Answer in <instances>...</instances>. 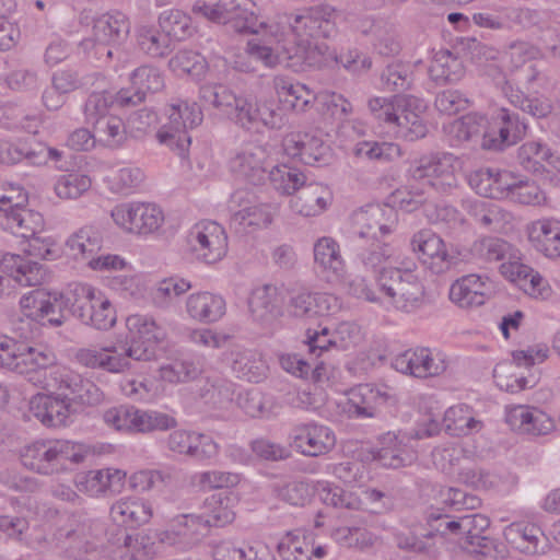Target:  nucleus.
I'll return each mask as SVG.
<instances>
[{"label": "nucleus", "instance_id": "f257e3e1", "mask_svg": "<svg viewBox=\"0 0 560 560\" xmlns=\"http://www.w3.org/2000/svg\"><path fill=\"white\" fill-rule=\"evenodd\" d=\"M293 42L291 46L281 45L287 66L293 71L320 69L330 63H341L347 70L359 71L360 55L350 50L340 56L328 45L318 44V39H331L338 34L337 12L329 4L303 8L294 13L285 14Z\"/></svg>", "mask_w": 560, "mask_h": 560}, {"label": "nucleus", "instance_id": "f03ea898", "mask_svg": "<svg viewBox=\"0 0 560 560\" xmlns=\"http://www.w3.org/2000/svg\"><path fill=\"white\" fill-rule=\"evenodd\" d=\"M372 116L387 126L397 137L408 141L423 138L427 126L420 113L424 106L412 95H396L393 97H373L368 103Z\"/></svg>", "mask_w": 560, "mask_h": 560}, {"label": "nucleus", "instance_id": "7ed1b4c3", "mask_svg": "<svg viewBox=\"0 0 560 560\" xmlns=\"http://www.w3.org/2000/svg\"><path fill=\"white\" fill-rule=\"evenodd\" d=\"M84 446L67 440H39L21 451L22 465L39 475H54L85 459Z\"/></svg>", "mask_w": 560, "mask_h": 560}, {"label": "nucleus", "instance_id": "20e7f679", "mask_svg": "<svg viewBox=\"0 0 560 560\" xmlns=\"http://www.w3.org/2000/svg\"><path fill=\"white\" fill-rule=\"evenodd\" d=\"M267 151L255 147L247 152V184L262 185L267 180L281 195H292L305 184V175L285 164L267 165Z\"/></svg>", "mask_w": 560, "mask_h": 560}, {"label": "nucleus", "instance_id": "39448f33", "mask_svg": "<svg viewBox=\"0 0 560 560\" xmlns=\"http://www.w3.org/2000/svg\"><path fill=\"white\" fill-rule=\"evenodd\" d=\"M168 121L156 133L160 143L166 144L178 156L185 159L191 143L187 133L188 128H195L202 121V112L197 103L179 102L170 105Z\"/></svg>", "mask_w": 560, "mask_h": 560}, {"label": "nucleus", "instance_id": "423d86ee", "mask_svg": "<svg viewBox=\"0 0 560 560\" xmlns=\"http://www.w3.org/2000/svg\"><path fill=\"white\" fill-rule=\"evenodd\" d=\"M72 316L95 329L107 330L116 323V310L100 291L85 283L73 284Z\"/></svg>", "mask_w": 560, "mask_h": 560}, {"label": "nucleus", "instance_id": "0eeeda50", "mask_svg": "<svg viewBox=\"0 0 560 560\" xmlns=\"http://www.w3.org/2000/svg\"><path fill=\"white\" fill-rule=\"evenodd\" d=\"M43 388L56 390L72 404L73 412L85 406H95L103 400V393L91 380L68 369H52Z\"/></svg>", "mask_w": 560, "mask_h": 560}, {"label": "nucleus", "instance_id": "6e6552de", "mask_svg": "<svg viewBox=\"0 0 560 560\" xmlns=\"http://www.w3.org/2000/svg\"><path fill=\"white\" fill-rule=\"evenodd\" d=\"M453 162L452 154L432 153L423 155L410 166V178L418 182L424 191L432 189L440 194L450 192L457 187Z\"/></svg>", "mask_w": 560, "mask_h": 560}, {"label": "nucleus", "instance_id": "1a4fd4ad", "mask_svg": "<svg viewBox=\"0 0 560 560\" xmlns=\"http://www.w3.org/2000/svg\"><path fill=\"white\" fill-rule=\"evenodd\" d=\"M128 337L120 349L135 361L155 358L156 345L165 337L164 329L149 315L135 314L126 319Z\"/></svg>", "mask_w": 560, "mask_h": 560}, {"label": "nucleus", "instance_id": "9d476101", "mask_svg": "<svg viewBox=\"0 0 560 560\" xmlns=\"http://www.w3.org/2000/svg\"><path fill=\"white\" fill-rule=\"evenodd\" d=\"M247 36H252L247 38V66L260 61L265 67L272 68L279 62L280 55L272 47L282 40L279 24H271L252 11L247 13Z\"/></svg>", "mask_w": 560, "mask_h": 560}, {"label": "nucleus", "instance_id": "9b49d317", "mask_svg": "<svg viewBox=\"0 0 560 560\" xmlns=\"http://www.w3.org/2000/svg\"><path fill=\"white\" fill-rule=\"evenodd\" d=\"M186 243L194 257L206 264L221 260L228 252V236L224 229L214 221L196 223L186 236Z\"/></svg>", "mask_w": 560, "mask_h": 560}, {"label": "nucleus", "instance_id": "f8f14e48", "mask_svg": "<svg viewBox=\"0 0 560 560\" xmlns=\"http://www.w3.org/2000/svg\"><path fill=\"white\" fill-rule=\"evenodd\" d=\"M114 222L129 233L150 234L164 222L163 211L154 203L124 202L110 211Z\"/></svg>", "mask_w": 560, "mask_h": 560}, {"label": "nucleus", "instance_id": "ddd939ff", "mask_svg": "<svg viewBox=\"0 0 560 560\" xmlns=\"http://www.w3.org/2000/svg\"><path fill=\"white\" fill-rule=\"evenodd\" d=\"M492 135H485L482 149L503 151L518 142L527 131V124L517 113L505 107L497 109L492 116Z\"/></svg>", "mask_w": 560, "mask_h": 560}, {"label": "nucleus", "instance_id": "4468645a", "mask_svg": "<svg viewBox=\"0 0 560 560\" xmlns=\"http://www.w3.org/2000/svg\"><path fill=\"white\" fill-rule=\"evenodd\" d=\"M501 273L532 298L548 300L552 289L548 281L537 271L521 261L520 252L514 248L508 259L500 266Z\"/></svg>", "mask_w": 560, "mask_h": 560}, {"label": "nucleus", "instance_id": "2eb2a0df", "mask_svg": "<svg viewBox=\"0 0 560 560\" xmlns=\"http://www.w3.org/2000/svg\"><path fill=\"white\" fill-rule=\"evenodd\" d=\"M352 221L360 241L376 240L393 232L397 213L393 207L372 203L357 210Z\"/></svg>", "mask_w": 560, "mask_h": 560}, {"label": "nucleus", "instance_id": "dca6fc26", "mask_svg": "<svg viewBox=\"0 0 560 560\" xmlns=\"http://www.w3.org/2000/svg\"><path fill=\"white\" fill-rule=\"evenodd\" d=\"M290 439L296 451L311 457L327 454L336 445L334 431L314 421L295 424L291 430Z\"/></svg>", "mask_w": 560, "mask_h": 560}, {"label": "nucleus", "instance_id": "f3484780", "mask_svg": "<svg viewBox=\"0 0 560 560\" xmlns=\"http://www.w3.org/2000/svg\"><path fill=\"white\" fill-rule=\"evenodd\" d=\"M30 413L47 428L66 427L74 415L72 404L56 390L33 396L30 400Z\"/></svg>", "mask_w": 560, "mask_h": 560}, {"label": "nucleus", "instance_id": "a211bd4d", "mask_svg": "<svg viewBox=\"0 0 560 560\" xmlns=\"http://www.w3.org/2000/svg\"><path fill=\"white\" fill-rule=\"evenodd\" d=\"M234 512L224 505L217 495L206 499L199 513L183 514L177 517L192 534H203L209 527H221L234 520Z\"/></svg>", "mask_w": 560, "mask_h": 560}, {"label": "nucleus", "instance_id": "6ab92c4d", "mask_svg": "<svg viewBox=\"0 0 560 560\" xmlns=\"http://www.w3.org/2000/svg\"><path fill=\"white\" fill-rule=\"evenodd\" d=\"M284 153L305 165L325 163L329 147L317 136L308 132H292L283 138Z\"/></svg>", "mask_w": 560, "mask_h": 560}, {"label": "nucleus", "instance_id": "aec40b11", "mask_svg": "<svg viewBox=\"0 0 560 560\" xmlns=\"http://www.w3.org/2000/svg\"><path fill=\"white\" fill-rule=\"evenodd\" d=\"M130 33V21L128 16L120 11L106 12L94 20L93 37L81 43L84 48L90 44L100 45H122Z\"/></svg>", "mask_w": 560, "mask_h": 560}, {"label": "nucleus", "instance_id": "412c9836", "mask_svg": "<svg viewBox=\"0 0 560 560\" xmlns=\"http://www.w3.org/2000/svg\"><path fill=\"white\" fill-rule=\"evenodd\" d=\"M339 306L338 299L332 294L301 291L291 296L289 312L294 317L314 318L329 315Z\"/></svg>", "mask_w": 560, "mask_h": 560}, {"label": "nucleus", "instance_id": "4be33fe9", "mask_svg": "<svg viewBox=\"0 0 560 560\" xmlns=\"http://www.w3.org/2000/svg\"><path fill=\"white\" fill-rule=\"evenodd\" d=\"M109 515L112 521L124 529L137 528L151 520L152 506L138 497L121 498L112 504Z\"/></svg>", "mask_w": 560, "mask_h": 560}, {"label": "nucleus", "instance_id": "5701e85b", "mask_svg": "<svg viewBox=\"0 0 560 560\" xmlns=\"http://www.w3.org/2000/svg\"><path fill=\"white\" fill-rule=\"evenodd\" d=\"M465 209L476 224L489 232H505L513 220L511 212L490 201L467 200Z\"/></svg>", "mask_w": 560, "mask_h": 560}, {"label": "nucleus", "instance_id": "b1692460", "mask_svg": "<svg viewBox=\"0 0 560 560\" xmlns=\"http://www.w3.org/2000/svg\"><path fill=\"white\" fill-rule=\"evenodd\" d=\"M199 98L203 105H210L218 108L223 115L236 124L242 122V112L245 107V101L222 84H203L199 90Z\"/></svg>", "mask_w": 560, "mask_h": 560}, {"label": "nucleus", "instance_id": "393cba45", "mask_svg": "<svg viewBox=\"0 0 560 560\" xmlns=\"http://www.w3.org/2000/svg\"><path fill=\"white\" fill-rule=\"evenodd\" d=\"M503 536L515 549L526 555L544 553L547 547L545 534L534 524L512 523L504 528Z\"/></svg>", "mask_w": 560, "mask_h": 560}, {"label": "nucleus", "instance_id": "a878e982", "mask_svg": "<svg viewBox=\"0 0 560 560\" xmlns=\"http://www.w3.org/2000/svg\"><path fill=\"white\" fill-rule=\"evenodd\" d=\"M348 411L357 418H373L377 406L392 397L389 393L370 384H360L348 393Z\"/></svg>", "mask_w": 560, "mask_h": 560}, {"label": "nucleus", "instance_id": "bb28decb", "mask_svg": "<svg viewBox=\"0 0 560 560\" xmlns=\"http://www.w3.org/2000/svg\"><path fill=\"white\" fill-rule=\"evenodd\" d=\"M457 479L460 483L476 491L509 492L517 482L512 475L501 476L483 468L468 467L458 471Z\"/></svg>", "mask_w": 560, "mask_h": 560}, {"label": "nucleus", "instance_id": "cd10ccee", "mask_svg": "<svg viewBox=\"0 0 560 560\" xmlns=\"http://www.w3.org/2000/svg\"><path fill=\"white\" fill-rule=\"evenodd\" d=\"M528 240L546 257H560V221L542 219L528 226Z\"/></svg>", "mask_w": 560, "mask_h": 560}, {"label": "nucleus", "instance_id": "c85d7f7f", "mask_svg": "<svg viewBox=\"0 0 560 560\" xmlns=\"http://www.w3.org/2000/svg\"><path fill=\"white\" fill-rule=\"evenodd\" d=\"M486 282L481 276L470 273L455 280L450 288V300L462 308L483 305Z\"/></svg>", "mask_w": 560, "mask_h": 560}, {"label": "nucleus", "instance_id": "c756f323", "mask_svg": "<svg viewBox=\"0 0 560 560\" xmlns=\"http://www.w3.org/2000/svg\"><path fill=\"white\" fill-rule=\"evenodd\" d=\"M331 199V192L327 187L314 183L305 186L290 200V208L303 217H315L327 209Z\"/></svg>", "mask_w": 560, "mask_h": 560}, {"label": "nucleus", "instance_id": "7c9ffc66", "mask_svg": "<svg viewBox=\"0 0 560 560\" xmlns=\"http://www.w3.org/2000/svg\"><path fill=\"white\" fill-rule=\"evenodd\" d=\"M186 310L191 318L211 324L225 314V301L222 296L206 291L192 293L186 301Z\"/></svg>", "mask_w": 560, "mask_h": 560}, {"label": "nucleus", "instance_id": "2f4dec72", "mask_svg": "<svg viewBox=\"0 0 560 560\" xmlns=\"http://www.w3.org/2000/svg\"><path fill=\"white\" fill-rule=\"evenodd\" d=\"M517 159L521 165L530 172H540L550 167L560 171V158L547 145L529 141L520 147Z\"/></svg>", "mask_w": 560, "mask_h": 560}, {"label": "nucleus", "instance_id": "473e14b6", "mask_svg": "<svg viewBox=\"0 0 560 560\" xmlns=\"http://www.w3.org/2000/svg\"><path fill=\"white\" fill-rule=\"evenodd\" d=\"M515 247L502 238L482 237L475 241L469 249H466L468 261L476 264L506 260Z\"/></svg>", "mask_w": 560, "mask_h": 560}, {"label": "nucleus", "instance_id": "72a5a7b5", "mask_svg": "<svg viewBox=\"0 0 560 560\" xmlns=\"http://www.w3.org/2000/svg\"><path fill=\"white\" fill-rule=\"evenodd\" d=\"M275 86L280 102L296 113H304L317 96L305 84L292 82L285 78H277Z\"/></svg>", "mask_w": 560, "mask_h": 560}, {"label": "nucleus", "instance_id": "f704fd0d", "mask_svg": "<svg viewBox=\"0 0 560 560\" xmlns=\"http://www.w3.org/2000/svg\"><path fill=\"white\" fill-rule=\"evenodd\" d=\"M61 366L57 365V355L51 349L45 346L31 347L24 343L20 360V369H24V373L43 372L44 380L39 381L43 386L51 370Z\"/></svg>", "mask_w": 560, "mask_h": 560}, {"label": "nucleus", "instance_id": "c9c22d12", "mask_svg": "<svg viewBox=\"0 0 560 560\" xmlns=\"http://www.w3.org/2000/svg\"><path fill=\"white\" fill-rule=\"evenodd\" d=\"M393 256V247L380 238L364 240L358 245L357 257L363 267L378 276L383 268H388L386 264Z\"/></svg>", "mask_w": 560, "mask_h": 560}, {"label": "nucleus", "instance_id": "e433bc0d", "mask_svg": "<svg viewBox=\"0 0 560 560\" xmlns=\"http://www.w3.org/2000/svg\"><path fill=\"white\" fill-rule=\"evenodd\" d=\"M429 74L436 84L457 82L464 74L460 59L450 50H440L429 68Z\"/></svg>", "mask_w": 560, "mask_h": 560}, {"label": "nucleus", "instance_id": "4c0bfd02", "mask_svg": "<svg viewBox=\"0 0 560 560\" xmlns=\"http://www.w3.org/2000/svg\"><path fill=\"white\" fill-rule=\"evenodd\" d=\"M7 226L11 232L22 238H30L42 233L44 219L39 212L26 209L24 206L13 209L5 215Z\"/></svg>", "mask_w": 560, "mask_h": 560}, {"label": "nucleus", "instance_id": "58836bf2", "mask_svg": "<svg viewBox=\"0 0 560 560\" xmlns=\"http://www.w3.org/2000/svg\"><path fill=\"white\" fill-rule=\"evenodd\" d=\"M381 89L386 92L404 93L412 88L413 70L409 62H389L381 72Z\"/></svg>", "mask_w": 560, "mask_h": 560}, {"label": "nucleus", "instance_id": "ea45409f", "mask_svg": "<svg viewBox=\"0 0 560 560\" xmlns=\"http://www.w3.org/2000/svg\"><path fill=\"white\" fill-rule=\"evenodd\" d=\"M314 262L322 271L338 276L343 269L339 244L329 236L318 238L313 247Z\"/></svg>", "mask_w": 560, "mask_h": 560}, {"label": "nucleus", "instance_id": "a19ab883", "mask_svg": "<svg viewBox=\"0 0 560 560\" xmlns=\"http://www.w3.org/2000/svg\"><path fill=\"white\" fill-rule=\"evenodd\" d=\"M481 427V421L475 419L465 405L450 407L442 420V429L452 436L467 435Z\"/></svg>", "mask_w": 560, "mask_h": 560}, {"label": "nucleus", "instance_id": "79ce46f5", "mask_svg": "<svg viewBox=\"0 0 560 560\" xmlns=\"http://www.w3.org/2000/svg\"><path fill=\"white\" fill-rule=\"evenodd\" d=\"M467 261L468 255L465 248L444 242L442 248L436 250L429 260H424V267L434 275H444Z\"/></svg>", "mask_w": 560, "mask_h": 560}, {"label": "nucleus", "instance_id": "37998d69", "mask_svg": "<svg viewBox=\"0 0 560 560\" xmlns=\"http://www.w3.org/2000/svg\"><path fill=\"white\" fill-rule=\"evenodd\" d=\"M73 284L70 285L66 293L52 292L50 299L46 303L42 314V324L51 327L62 326L69 316H72V305L70 300L73 299Z\"/></svg>", "mask_w": 560, "mask_h": 560}, {"label": "nucleus", "instance_id": "c03bdc74", "mask_svg": "<svg viewBox=\"0 0 560 560\" xmlns=\"http://www.w3.org/2000/svg\"><path fill=\"white\" fill-rule=\"evenodd\" d=\"M66 246L73 258H89L101 249L102 236L93 226H83L67 240Z\"/></svg>", "mask_w": 560, "mask_h": 560}, {"label": "nucleus", "instance_id": "a18cd8bd", "mask_svg": "<svg viewBox=\"0 0 560 560\" xmlns=\"http://www.w3.org/2000/svg\"><path fill=\"white\" fill-rule=\"evenodd\" d=\"M108 541L114 546L125 549V552L121 553V558L125 560H148L153 553L148 537L139 535L133 537L126 529H119L108 538Z\"/></svg>", "mask_w": 560, "mask_h": 560}, {"label": "nucleus", "instance_id": "49530a36", "mask_svg": "<svg viewBox=\"0 0 560 560\" xmlns=\"http://www.w3.org/2000/svg\"><path fill=\"white\" fill-rule=\"evenodd\" d=\"M160 377L171 384L192 382L202 373L199 360L190 358L176 359L159 370Z\"/></svg>", "mask_w": 560, "mask_h": 560}, {"label": "nucleus", "instance_id": "de8ad7c7", "mask_svg": "<svg viewBox=\"0 0 560 560\" xmlns=\"http://www.w3.org/2000/svg\"><path fill=\"white\" fill-rule=\"evenodd\" d=\"M375 458L387 468H400L410 464L413 454L405 445L397 442L395 434L387 433L383 438V446L376 452Z\"/></svg>", "mask_w": 560, "mask_h": 560}, {"label": "nucleus", "instance_id": "09e8293b", "mask_svg": "<svg viewBox=\"0 0 560 560\" xmlns=\"http://www.w3.org/2000/svg\"><path fill=\"white\" fill-rule=\"evenodd\" d=\"M137 42L140 50L153 58H163L173 50L168 35L153 27L141 26L137 32Z\"/></svg>", "mask_w": 560, "mask_h": 560}, {"label": "nucleus", "instance_id": "8fccbe9b", "mask_svg": "<svg viewBox=\"0 0 560 560\" xmlns=\"http://www.w3.org/2000/svg\"><path fill=\"white\" fill-rule=\"evenodd\" d=\"M487 119L485 116L470 113L452 124V132L459 142H478L482 147V138L485 135H492L486 132Z\"/></svg>", "mask_w": 560, "mask_h": 560}, {"label": "nucleus", "instance_id": "3c124183", "mask_svg": "<svg viewBox=\"0 0 560 560\" xmlns=\"http://www.w3.org/2000/svg\"><path fill=\"white\" fill-rule=\"evenodd\" d=\"M424 296V288L419 278L411 271L405 275L401 288H398V293L392 302L396 308L404 312H411L419 307Z\"/></svg>", "mask_w": 560, "mask_h": 560}, {"label": "nucleus", "instance_id": "603ef678", "mask_svg": "<svg viewBox=\"0 0 560 560\" xmlns=\"http://www.w3.org/2000/svg\"><path fill=\"white\" fill-rule=\"evenodd\" d=\"M159 26L171 42L183 40L192 33L190 16L180 10H165L159 16Z\"/></svg>", "mask_w": 560, "mask_h": 560}, {"label": "nucleus", "instance_id": "864d4df0", "mask_svg": "<svg viewBox=\"0 0 560 560\" xmlns=\"http://www.w3.org/2000/svg\"><path fill=\"white\" fill-rule=\"evenodd\" d=\"M308 535L301 529L287 532L277 545L282 560H308Z\"/></svg>", "mask_w": 560, "mask_h": 560}, {"label": "nucleus", "instance_id": "5fc2aeb1", "mask_svg": "<svg viewBox=\"0 0 560 560\" xmlns=\"http://www.w3.org/2000/svg\"><path fill=\"white\" fill-rule=\"evenodd\" d=\"M353 153L369 161L392 162L401 156V149L394 142L360 141L355 144Z\"/></svg>", "mask_w": 560, "mask_h": 560}, {"label": "nucleus", "instance_id": "6e6d98bb", "mask_svg": "<svg viewBox=\"0 0 560 560\" xmlns=\"http://www.w3.org/2000/svg\"><path fill=\"white\" fill-rule=\"evenodd\" d=\"M100 78L97 72L81 73L77 70L65 69L56 71L51 77V84L61 93L68 95L77 90L89 89Z\"/></svg>", "mask_w": 560, "mask_h": 560}, {"label": "nucleus", "instance_id": "4d7b16f0", "mask_svg": "<svg viewBox=\"0 0 560 560\" xmlns=\"http://www.w3.org/2000/svg\"><path fill=\"white\" fill-rule=\"evenodd\" d=\"M13 266L15 270L11 272L16 283V290L20 287H37L40 285L47 277L43 265L36 261H25L19 255H12Z\"/></svg>", "mask_w": 560, "mask_h": 560}, {"label": "nucleus", "instance_id": "13d9d810", "mask_svg": "<svg viewBox=\"0 0 560 560\" xmlns=\"http://www.w3.org/2000/svg\"><path fill=\"white\" fill-rule=\"evenodd\" d=\"M277 288L272 284H264L252 291L248 306L252 315L257 320H267L273 316L276 308Z\"/></svg>", "mask_w": 560, "mask_h": 560}, {"label": "nucleus", "instance_id": "bf43d9fd", "mask_svg": "<svg viewBox=\"0 0 560 560\" xmlns=\"http://www.w3.org/2000/svg\"><path fill=\"white\" fill-rule=\"evenodd\" d=\"M33 149L34 147L27 145L22 140H0V163L13 165L25 160L28 164L33 165V162L43 161V155L34 153Z\"/></svg>", "mask_w": 560, "mask_h": 560}, {"label": "nucleus", "instance_id": "052dcab7", "mask_svg": "<svg viewBox=\"0 0 560 560\" xmlns=\"http://www.w3.org/2000/svg\"><path fill=\"white\" fill-rule=\"evenodd\" d=\"M92 185L91 178L81 173H69L57 178L54 190L61 199H78L85 194Z\"/></svg>", "mask_w": 560, "mask_h": 560}, {"label": "nucleus", "instance_id": "680f3d73", "mask_svg": "<svg viewBox=\"0 0 560 560\" xmlns=\"http://www.w3.org/2000/svg\"><path fill=\"white\" fill-rule=\"evenodd\" d=\"M92 127L94 137L108 147L120 145L126 139V126L118 116L109 115Z\"/></svg>", "mask_w": 560, "mask_h": 560}, {"label": "nucleus", "instance_id": "e2e57ef3", "mask_svg": "<svg viewBox=\"0 0 560 560\" xmlns=\"http://www.w3.org/2000/svg\"><path fill=\"white\" fill-rule=\"evenodd\" d=\"M425 521L430 530L436 533L443 541L446 536H460V517H452L439 508H429L425 511Z\"/></svg>", "mask_w": 560, "mask_h": 560}, {"label": "nucleus", "instance_id": "0e129e2a", "mask_svg": "<svg viewBox=\"0 0 560 560\" xmlns=\"http://www.w3.org/2000/svg\"><path fill=\"white\" fill-rule=\"evenodd\" d=\"M508 100L514 107L535 118L547 117L552 110L551 103L547 98L530 97L518 89L511 91Z\"/></svg>", "mask_w": 560, "mask_h": 560}, {"label": "nucleus", "instance_id": "69168bd1", "mask_svg": "<svg viewBox=\"0 0 560 560\" xmlns=\"http://www.w3.org/2000/svg\"><path fill=\"white\" fill-rule=\"evenodd\" d=\"M503 57L506 59L509 66L513 70H516L530 60L542 58L544 55L539 47L528 42L514 40L505 47Z\"/></svg>", "mask_w": 560, "mask_h": 560}, {"label": "nucleus", "instance_id": "338daca9", "mask_svg": "<svg viewBox=\"0 0 560 560\" xmlns=\"http://www.w3.org/2000/svg\"><path fill=\"white\" fill-rule=\"evenodd\" d=\"M130 82L135 89L143 92L144 96L147 93H156L164 88V78L160 69L144 65L132 71L130 74Z\"/></svg>", "mask_w": 560, "mask_h": 560}, {"label": "nucleus", "instance_id": "774afa93", "mask_svg": "<svg viewBox=\"0 0 560 560\" xmlns=\"http://www.w3.org/2000/svg\"><path fill=\"white\" fill-rule=\"evenodd\" d=\"M138 408L133 406H119L106 410L103 415L104 422L124 432H137Z\"/></svg>", "mask_w": 560, "mask_h": 560}]
</instances>
